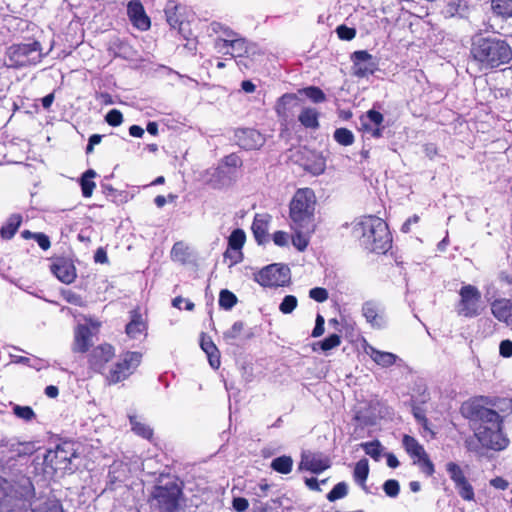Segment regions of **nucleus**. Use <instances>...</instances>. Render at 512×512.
Masks as SVG:
<instances>
[{"instance_id":"7","label":"nucleus","mask_w":512,"mask_h":512,"mask_svg":"<svg viewBox=\"0 0 512 512\" xmlns=\"http://www.w3.org/2000/svg\"><path fill=\"white\" fill-rule=\"evenodd\" d=\"M7 56L10 66L24 67L40 62L43 58V53L41 44L38 41H33L9 47Z\"/></svg>"},{"instance_id":"6","label":"nucleus","mask_w":512,"mask_h":512,"mask_svg":"<svg viewBox=\"0 0 512 512\" xmlns=\"http://www.w3.org/2000/svg\"><path fill=\"white\" fill-rule=\"evenodd\" d=\"M79 456L78 445L71 440H62L53 449H48L43 458L45 468L53 472H72V460Z\"/></svg>"},{"instance_id":"39","label":"nucleus","mask_w":512,"mask_h":512,"mask_svg":"<svg viewBox=\"0 0 512 512\" xmlns=\"http://www.w3.org/2000/svg\"><path fill=\"white\" fill-rule=\"evenodd\" d=\"M493 12L503 18L512 17V0H492Z\"/></svg>"},{"instance_id":"56","label":"nucleus","mask_w":512,"mask_h":512,"mask_svg":"<svg viewBox=\"0 0 512 512\" xmlns=\"http://www.w3.org/2000/svg\"><path fill=\"white\" fill-rule=\"evenodd\" d=\"M309 297L316 302L322 303L328 299V292L325 288L315 287L309 291Z\"/></svg>"},{"instance_id":"34","label":"nucleus","mask_w":512,"mask_h":512,"mask_svg":"<svg viewBox=\"0 0 512 512\" xmlns=\"http://www.w3.org/2000/svg\"><path fill=\"white\" fill-rule=\"evenodd\" d=\"M128 369V362L126 359L116 363L106 375V379L110 384L118 383L126 378V371Z\"/></svg>"},{"instance_id":"45","label":"nucleus","mask_w":512,"mask_h":512,"mask_svg":"<svg viewBox=\"0 0 512 512\" xmlns=\"http://www.w3.org/2000/svg\"><path fill=\"white\" fill-rule=\"evenodd\" d=\"M301 93L307 96L314 103H322L326 100L324 92L316 86L304 88L301 90Z\"/></svg>"},{"instance_id":"48","label":"nucleus","mask_w":512,"mask_h":512,"mask_svg":"<svg viewBox=\"0 0 512 512\" xmlns=\"http://www.w3.org/2000/svg\"><path fill=\"white\" fill-rule=\"evenodd\" d=\"M413 464L418 465L421 468L422 472L428 477L433 476V474L435 473L434 464L430 460L428 454H426V456H422L419 459H416L415 461H413Z\"/></svg>"},{"instance_id":"36","label":"nucleus","mask_w":512,"mask_h":512,"mask_svg":"<svg viewBox=\"0 0 512 512\" xmlns=\"http://www.w3.org/2000/svg\"><path fill=\"white\" fill-rule=\"evenodd\" d=\"M178 6L174 1H169L165 7L166 21L172 29H178L181 32L182 21L177 14Z\"/></svg>"},{"instance_id":"38","label":"nucleus","mask_w":512,"mask_h":512,"mask_svg":"<svg viewBox=\"0 0 512 512\" xmlns=\"http://www.w3.org/2000/svg\"><path fill=\"white\" fill-rule=\"evenodd\" d=\"M460 497L465 501H473L475 499L474 488L465 477L454 483Z\"/></svg>"},{"instance_id":"46","label":"nucleus","mask_w":512,"mask_h":512,"mask_svg":"<svg viewBox=\"0 0 512 512\" xmlns=\"http://www.w3.org/2000/svg\"><path fill=\"white\" fill-rule=\"evenodd\" d=\"M237 303L236 296L229 290L224 289L219 295V305L225 310L231 309Z\"/></svg>"},{"instance_id":"35","label":"nucleus","mask_w":512,"mask_h":512,"mask_svg":"<svg viewBox=\"0 0 512 512\" xmlns=\"http://www.w3.org/2000/svg\"><path fill=\"white\" fill-rule=\"evenodd\" d=\"M22 217L19 214H13L7 220V223L0 229V234L5 239H11L19 226L21 225Z\"/></svg>"},{"instance_id":"30","label":"nucleus","mask_w":512,"mask_h":512,"mask_svg":"<svg viewBox=\"0 0 512 512\" xmlns=\"http://www.w3.org/2000/svg\"><path fill=\"white\" fill-rule=\"evenodd\" d=\"M310 155V158H308L303 164L304 169L313 175L322 174L326 169L325 158L321 154L314 152H311Z\"/></svg>"},{"instance_id":"2","label":"nucleus","mask_w":512,"mask_h":512,"mask_svg":"<svg viewBox=\"0 0 512 512\" xmlns=\"http://www.w3.org/2000/svg\"><path fill=\"white\" fill-rule=\"evenodd\" d=\"M470 426L473 429L474 437L478 445H473L467 440V448L470 451L482 454L483 451H502L510 443L509 438L503 432V418H470Z\"/></svg>"},{"instance_id":"54","label":"nucleus","mask_w":512,"mask_h":512,"mask_svg":"<svg viewBox=\"0 0 512 512\" xmlns=\"http://www.w3.org/2000/svg\"><path fill=\"white\" fill-rule=\"evenodd\" d=\"M244 324L241 321L235 322L232 327L224 332L223 337L225 340L236 339L243 331Z\"/></svg>"},{"instance_id":"50","label":"nucleus","mask_w":512,"mask_h":512,"mask_svg":"<svg viewBox=\"0 0 512 512\" xmlns=\"http://www.w3.org/2000/svg\"><path fill=\"white\" fill-rule=\"evenodd\" d=\"M297 303H298V301H297V298L295 296L287 295L282 300V302H281V304L279 306V310L283 314H290L297 307Z\"/></svg>"},{"instance_id":"16","label":"nucleus","mask_w":512,"mask_h":512,"mask_svg":"<svg viewBox=\"0 0 512 512\" xmlns=\"http://www.w3.org/2000/svg\"><path fill=\"white\" fill-rule=\"evenodd\" d=\"M383 121L384 117L380 112L369 110L366 116L362 118L363 131L373 138H380L384 129Z\"/></svg>"},{"instance_id":"25","label":"nucleus","mask_w":512,"mask_h":512,"mask_svg":"<svg viewBox=\"0 0 512 512\" xmlns=\"http://www.w3.org/2000/svg\"><path fill=\"white\" fill-rule=\"evenodd\" d=\"M362 314L374 327H381L384 324V318L381 310L377 303L373 301H367L362 306Z\"/></svg>"},{"instance_id":"21","label":"nucleus","mask_w":512,"mask_h":512,"mask_svg":"<svg viewBox=\"0 0 512 512\" xmlns=\"http://www.w3.org/2000/svg\"><path fill=\"white\" fill-rule=\"evenodd\" d=\"M491 312L499 321L512 327V302L507 299H498L491 304Z\"/></svg>"},{"instance_id":"14","label":"nucleus","mask_w":512,"mask_h":512,"mask_svg":"<svg viewBox=\"0 0 512 512\" xmlns=\"http://www.w3.org/2000/svg\"><path fill=\"white\" fill-rule=\"evenodd\" d=\"M115 355L114 348L109 344H101L96 346L89 354V365L97 371L102 372L105 364L109 362Z\"/></svg>"},{"instance_id":"13","label":"nucleus","mask_w":512,"mask_h":512,"mask_svg":"<svg viewBox=\"0 0 512 512\" xmlns=\"http://www.w3.org/2000/svg\"><path fill=\"white\" fill-rule=\"evenodd\" d=\"M237 143L246 150L260 149L265 144V137L255 129H240L236 132Z\"/></svg>"},{"instance_id":"11","label":"nucleus","mask_w":512,"mask_h":512,"mask_svg":"<svg viewBox=\"0 0 512 512\" xmlns=\"http://www.w3.org/2000/svg\"><path fill=\"white\" fill-rule=\"evenodd\" d=\"M332 465L329 456L321 452H303L299 463L300 470H307L313 474H320Z\"/></svg>"},{"instance_id":"19","label":"nucleus","mask_w":512,"mask_h":512,"mask_svg":"<svg viewBox=\"0 0 512 512\" xmlns=\"http://www.w3.org/2000/svg\"><path fill=\"white\" fill-rule=\"evenodd\" d=\"M364 352L379 366L383 368L391 367L398 360V356L391 352H385L374 348L372 345L366 344Z\"/></svg>"},{"instance_id":"49","label":"nucleus","mask_w":512,"mask_h":512,"mask_svg":"<svg viewBox=\"0 0 512 512\" xmlns=\"http://www.w3.org/2000/svg\"><path fill=\"white\" fill-rule=\"evenodd\" d=\"M446 471L453 483L465 478V473L462 468L455 462H448L446 464Z\"/></svg>"},{"instance_id":"23","label":"nucleus","mask_w":512,"mask_h":512,"mask_svg":"<svg viewBox=\"0 0 512 512\" xmlns=\"http://www.w3.org/2000/svg\"><path fill=\"white\" fill-rule=\"evenodd\" d=\"M92 344V332L89 327L79 325L75 330L73 351L84 353Z\"/></svg>"},{"instance_id":"37","label":"nucleus","mask_w":512,"mask_h":512,"mask_svg":"<svg viewBox=\"0 0 512 512\" xmlns=\"http://www.w3.org/2000/svg\"><path fill=\"white\" fill-rule=\"evenodd\" d=\"M270 467L280 474H289L293 468V459L291 456L282 455L272 460Z\"/></svg>"},{"instance_id":"27","label":"nucleus","mask_w":512,"mask_h":512,"mask_svg":"<svg viewBox=\"0 0 512 512\" xmlns=\"http://www.w3.org/2000/svg\"><path fill=\"white\" fill-rule=\"evenodd\" d=\"M402 445L406 453L413 461L426 456L424 447L412 436L405 434L402 438Z\"/></svg>"},{"instance_id":"51","label":"nucleus","mask_w":512,"mask_h":512,"mask_svg":"<svg viewBox=\"0 0 512 512\" xmlns=\"http://www.w3.org/2000/svg\"><path fill=\"white\" fill-rule=\"evenodd\" d=\"M383 490L388 497L395 498L399 495L400 484L395 479L386 480L383 484Z\"/></svg>"},{"instance_id":"40","label":"nucleus","mask_w":512,"mask_h":512,"mask_svg":"<svg viewBox=\"0 0 512 512\" xmlns=\"http://www.w3.org/2000/svg\"><path fill=\"white\" fill-rule=\"evenodd\" d=\"M95 176H96V173L94 170H87L82 176V179H81L82 194L86 198H88L92 195L93 190L96 186L93 181V178Z\"/></svg>"},{"instance_id":"9","label":"nucleus","mask_w":512,"mask_h":512,"mask_svg":"<svg viewBox=\"0 0 512 512\" xmlns=\"http://www.w3.org/2000/svg\"><path fill=\"white\" fill-rule=\"evenodd\" d=\"M460 300L456 306L458 315L473 318L480 315L481 292L473 285H464L459 291Z\"/></svg>"},{"instance_id":"33","label":"nucleus","mask_w":512,"mask_h":512,"mask_svg":"<svg viewBox=\"0 0 512 512\" xmlns=\"http://www.w3.org/2000/svg\"><path fill=\"white\" fill-rule=\"evenodd\" d=\"M319 113L314 108H303L298 116L299 122L306 128L316 129L319 127Z\"/></svg>"},{"instance_id":"42","label":"nucleus","mask_w":512,"mask_h":512,"mask_svg":"<svg viewBox=\"0 0 512 512\" xmlns=\"http://www.w3.org/2000/svg\"><path fill=\"white\" fill-rule=\"evenodd\" d=\"M360 446L365 451V453L372 457L375 461L380 459L382 453V445L380 441L373 440L370 442H364L361 443Z\"/></svg>"},{"instance_id":"3","label":"nucleus","mask_w":512,"mask_h":512,"mask_svg":"<svg viewBox=\"0 0 512 512\" xmlns=\"http://www.w3.org/2000/svg\"><path fill=\"white\" fill-rule=\"evenodd\" d=\"M353 234L361 245L378 254L385 253L391 247V235L387 224L377 216L361 217L353 225Z\"/></svg>"},{"instance_id":"1","label":"nucleus","mask_w":512,"mask_h":512,"mask_svg":"<svg viewBox=\"0 0 512 512\" xmlns=\"http://www.w3.org/2000/svg\"><path fill=\"white\" fill-rule=\"evenodd\" d=\"M470 55L481 70H489L509 63L512 49L503 39L477 35L472 39Z\"/></svg>"},{"instance_id":"64","label":"nucleus","mask_w":512,"mask_h":512,"mask_svg":"<svg viewBox=\"0 0 512 512\" xmlns=\"http://www.w3.org/2000/svg\"><path fill=\"white\" fill-rule=\"evenodd\" d=\"M36 448L35 445L31 442L20 444L19 448L17 449L18 456L22 455H31L35 452Z\"/></svg>"},{"instance_id":"52","label":"nucleus","mask_w":512,"mask_h":512,"mask_svg":"<svg viewBox=\"0 0 512 512\" xmlns=\"http://www.w3.org/2000/svg\"><path fill=\"white\" fill-rule=\"evenodd\" d=\"M133 427L132 430L139 436L150 440L153 436V430L144 424H141L139 422L132 423Z\"/></svg>"},{"instance_id":"58","label":"nucleus","mask_w":512,"mask_h":512,"mask_svg":"<svg viewBox=\"0 0 512 512\" xmlns=\"http://www.w3.org/2000/svg\"><path fill=\"white\" fill-rule=\"evenodd\" d=\"M324 317L320 314L316 316L315 327L311 333V336L314 338L320 337L324 333Z\"/></svg>"},{"instance_id":"28","label":"nucleus","mask_w":512,"mask_h":512,"mask_svg":"<svg viewBox=\"0 0 512 512\" xmlns=\"http://www.w3.org/2000/svg\"><path fill=\"white\" fill-rule=\"evenodd\" d=\"M245 239H246L245 233L241 229H236L230 234L229 239H228V247L231 250H233L234 253L237 255L236 258L234 259V261L231 262V264H236L241 261L242 253L240 250L242 249V247L245 243Z\"/></svg>"},{"instance_id":"61","label":"nucleus","mask_w":512,"mask_h":512,"mask_svg":"<svg viewBox=\"0 0 512 512\" xmlns=\"http://www.w3.org/2000/svg\"><path fill=\"white\" fill-rule=\"evenodd\" d=\"M232 506L237 512H243L249 507V502L244 497H235Z\"/></svg>"},{"instance_id":"47","label":"nucleus","mask_w":512,"mask_h":512,"mask_svg":"<svg viewBox=\"0 0 512 512\" xmlns=\"http://www.w3.org/2000/svg\"><path fill=\"white\" fill-rule=\"evenodd\" d=\"M294 230L295 235L292 237V243L299 251H303L308 245V237L306 234H309L310 232H307L305 229Z\"/></svg>"},{"instance_id":"57","label":"nucleus","mask_w":512,"mask_h":512,"mask_svg":"<svg viewBox=\"0 0 512 512\" xmlns=\"http://www.w3.org/2000/svg\"><path fill=\"white\" fill-rule=\"evenodd\" d=\"M63 297L70 304L76 306H83L84 304L82 297L72 291H64Z\"/></svg>"},{"instance_id":"59","label":"nucleus","mask_w":512,"mask_h":512,"mask_svg":"<svg viewBox=\"0 0 512 512\" xmlns=\"http://www.w3.org/2000/svg\"><path fill=\"white\" fill-rule=\"evenodd\" d=\"M273 241L277 246H287L289 242V235L287 232L284 231H276L273 234Z\"/></svg>"},{"instance_id":"41","label":"nucleus","mask_w":512,"mask_h":512,"mask_svg":"<svg viewBox=\"0 0 512 512\" xmlns=\"http://www.w3.org/2000/svg\"><path fill=\"white\" fill-rule=\"evenodd\" d=\"M341 344V337L337 334H331L324 340L317 342L313 345V351L319 347L322 351L327 352L338 347Z\"/></svg>"},{"instance_id":"53","label":"nucleus","mask_w":512,"mask_h":512,"mask_svg":"<svg viewBox=\"0 0 512 512\" xmlns=\"http://www.w3.org/2000/svg\"><path fill=\"white\" fill-rule=\"evenodd\" d=\"M336 32L341 40L350 41L356 36V30L354 28L347 27L346 25L338 26Z\"/></svg>"},{"instance_id":"10","label":"nucleus","mask_w":512,"mask_h":512,"mask_svg":"<svg viewBox=\"0 0 512 512\" xmlns=\"http://www.w3.org/2000/svg\"><path fill=\"white\" fill-rule=\"evenodd\" d=\"M255 281L261 286H284L290 281V269L286 265L271 264L255 274Z\"/></svg>"},{"instance_id":"18","label":"nucleus","mask_w":512,"mask_h":512,"mask_svg":"<svg viewBox=\"0 0 512 512\" xmlns=\"http://www.w3.org/2000/svg\"><path fill=\"white\" fill-rule=\"evenodd\" d=\"M130 21L140 31H146L151 26L150 18L146 14L142 3L138 0L130 1Z\"/></svg>"},{"instance_id":"32","label":"nucleus","mask_w":512,"mask_h":512,"mask_svg":"<svg viewBox=\"0 0 512 512\" xmlns=\"http://www.w3.org/2000/svg\"><path fill=\"white\" fill-rule=\"evenodd\" d=\"M238 36L239 34L237 32L226 26L221 35L215 39L214 48L218 53H228L230 45V41L228 40H235Z\"/></svg>"},{"instance_id":"44","label":"nucleus","mask_w":512,"mask_h":512,"mask_svg":"<svg viewBox=\"0 0 512 512\" xmlns=\"http://www.w3.org/2000/svg\"><path fill=\"white\" fill-rule=\"evenodd\" d=\"M348 494V486L345 482L337 483L332 490L327 494V499L330 502L344 498Z\"/></svg>"},{"instance_id":"8","label":"nucleus","mask_w":512,"mask_h":512,"mask_svg":"<svg viewBox=\"0 0 512 512\" xmlns=\"http://www.w3.org/2000/svg\"><path fill=\"white\" fill-rule=\"evenodd\" d=\"M182 489L174 482L169 481L165 485H157L152 492V498L160 511L175 512L179 507V499Z\"/></svg>"},{"instance_id":"63","label":"nucleus","mask_w":512,"mask_h":512,"mask_svg":"<svg viewBox=\"0 0 512 512\" xmlns=\"http://www.w3.org/2000/svg\"><path fill=\"white\" fill-rule=\"evenodd\" d=\"M500 355L503 357H511L512 356V341L503 340L499 346Z\"/></svg>"},{"instance_id":"4","label":"nucleus","mask_w":512,"mask_h":512,"mask_svg":"<svg viewBox=\"0 0 512 512\" xmlns=\"http://www.w3.org/2000/svg\"><path fill=\"white\" fill-rule=\"evenodd\" d=\"M316 198L312 189L301 188L296 191L290 202V218L293 229L314 230V209Z\"/></svg>"},{"instance_id":"22","label":"nucleus","mask_w":512,"mask_h":512,"mask_svg":"<svg viewBox=\"0 0 512 512\" xmlns=\"http://www.w3.org/2000/svg\"><path fill=\"white\" fill-rule=\"evenodd\" d=\"M34 487L28 477H22L21 480L14 485H11V492L6 493L7 496L19 500H28L34 497Z\"/></svg>"},{"instance_id":"15","label":"nucleus","mask_w":512,"mask_h":512,"mask_svg":"<svg viewBox=\"0 0 512 512\" xmlns=\"http://www.w3.org/2000/svg\"><path fill=\"white\" fill-rule=\"evenodd\" d=\"M231 51L228 50L227 54H230L235 58H253L260 54V50L254 43L248 42L245 38L240 35L235 40H229Z\"/></svg>"},{"instance_id":"43","label":"nucleus","mask_w":512,"mask_h":512,"mask_svg":"<svg viewBox=\"0 0 512 512\" xmlns=\"http://www.w3.org/2000/svg\"><path fill=\"white\" fill-rule=\"evenodd\" d=\"M334 139L343 146H349L354 142L353 133L346 128H338L334 132Z\"/></svg>"},{"instance_id":"26","label":"nucleus","mask_w":512,"mask_h":512,"mask_svg":"<svg viewBox=\"0 0 512 512\" xmlns=\"http://www.w3.org/2000/svg\"><path fill=\"white\" fill-rule=\"evenodd\" d=\"M270 216L267 214H256L252 223V231L256 241L261 244L266 241Z\"/></svg>"},{"instance_id":"20","label":"nucleus","mask_w":512,"mask_h":512,"mask_svg":"<svg viewBox=\"0 0 512 512\" xmlns=\"http://www.w3.org/2000/svg\"><path fill=\"white\" fill-rule=\"evenodd\" d=\"M299 106V100L294 94H284L277 101L275 110L277 115L282 118L284 121H288V119L293 115L292 110Z\"/></svg>"},{"instance_id":"24","label":"nucleus","mask_w":512,"mask_h":512,"mask_svg":"<svg viewBox=\"0 0 512 512\" xmlns=\"http://www.w3.org/2000/svg\"><path fill=\"white\" fill-rule=\"evenodd\" d=\"M147 336V319L144 314L133 311L130 315V338L144 340Z\"/></svg>"},{"instance_id":"17","label":"nucleus","mask_w":512,"mask_h":512,"mask_svg":"<svg viewBox=\"0 0 512 512\" xmlns=\"http://www.w3.org/2000/svg\"><path fill=\"white\" fill-rule=\"evenodd\" d=\"M51 272L65 284L72 283L76 278V269L73 263L64 258H58L53 262Z\"/></svg>"},{"instance_id":"5","label":"nucleus","mask_w":512,"mask_h":512,"mask_svg":"<svg viewBox=\"0 0 512 512\" xmlns=\"http://www.w3.org/2000/svg\"><path fill=\"white\" fill-rule=\"evenodd\" d=\"M512 413V399L475 396L461 406L462 416H499V412Z\"/></svg>"},{"instance_id":"62","label":"nucleus","mask_w":512,"mask_h":512,"mask_svg":"<svg viewBox=\"0 0 512 512\" xmlns=\"http://www.w3.org/2000/svg\"><path fill=\"white\" fill-rule=\"evenodd\" d=\"M33 239L36 240V242L38 243V245L43 249V250H48L50 248V240H49V237L43 233H36L35 235H33Z\"/></svg>"},{"instance_id":"55","label":"nucleus","mask_w":512,"mask_h":512,"mask_svg":"<svg viewBox=\"0 0 512 512\" xmlns=\"http://www.w3.org/2000/svg\"><path fill=\"white\" fill-rule=\"evenodd\" d=\"M105 120L111 126H118L123 121V115L119 110L112 109L106 114Z\"/></svg>"},{"instance_id":"31","label":"nucleus","mask_w":512,"mask_h":512,"mask_svg":"<svg viewBox=\"0 0 512 512\" xmlns=\"http://www.w3.org/2000/svg\"><path fill=\"white\" fill-rule=\"evenodd\" d=\"M201 348L206 353L209 364L212 368L218 369L220 366V353L216 345L210 338L203 337L201 340Z\"/></svg>"},{"instance_id":"29","label":"nucleus","mask_w":512,"mask_h":512,"mask_svg":"<svg viewBox=\"0 0 512 512\" xmlns=\"http://www.w3.org/2000/svg\"><path fill=\"white\" fill-rule=\"evenodd\" d=\"M370 468L369 462L367 458L360 459L354 467L353 478L354 481L362 487L366 492H368L366 487V480L369 476Z\"/></svg>"},{"instance_id":"12","label":"nucleus","mask_w":512,"mask_h":512,"mask_svg":"<svg viewBox=\"0 0 512 512\" xmlns=\"http://www.w3.org/2000/svg\"><path fill=\"white\" fill-rule=\"evenodd\" d=\"M351 59L353 61V74L357 77H367L372 75L376 70L373 57L367 51H355Z\"/></svg>"},{"instance_id":"60","label":"nucleus","mask_w":512,"mask_h":512,"mask_svg":"<svg viewBox=\"0 0 512 512\" xmlns=\"http://www.w3.org/2000/svg\"><path fill=\"white\" fill-rule=\"evenodd\" d=\"M118 473H119L118 469H116L114 466L110 467L109 474H108V477H109L108 485H109V489H111V490H113L117 487L116 483L118 481L122 482V479H120V476L117 475Z\"/></svg>"}]
</instances>
